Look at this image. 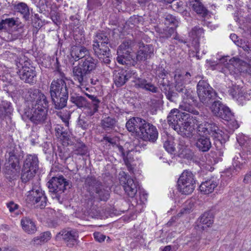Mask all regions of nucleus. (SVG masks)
Wrapping results in <instances>:
<instances>
[{"instance_id":"obj_1","label":"nucleus","mask_w":251,"mask_h":251,"mask_svg":"<svg viewBox=\"0 0 251 251\" xmlns=\"http://www.w3.org/2000/svg\"><path fill=\"white\" fill-rule=\"evenodd\" d=\"M185 108L186 111L191 113L193 115L187 117L184 115L181 120L179 118V115H176V118L174 115V130L183 137H190L195 129V125H197L202 122L207 117L203 113H200L192 107H185Z\"/></svg>"},{"instance_id":"obj_2","label":"nucleus","mask_w":251,"mask_h":251,"mask_svg":"<svg viewBox=\"0 0 251 251\" xmlns=\"http://www.w3.org/2000/svg\"><path fill=\"white\" fill-rule=\"evenodd\" d=\"M9 58L16 66L17 74L19 78L25 83L33 85L37 82V73L35 67L31 64V60L21 53H11Z\"/></svg>"},{"instance_id":"obj_3","label":"nucleus","mask_w":251,"mask_h":251,"mask_svg":"<svg viewBox=\"0 0 251 251\" xmlns=\"http://www.w3.org/2000/svg\"><path fill=\"white\" fill-rule=\"evenodd\" d=\"M197 125V133L199 136L208 134L214 140V144L217 149L221 150L225 143L228 140L229 135L221 130L218 125L212 121Z\"/></svg>"},{"instance_id":"obj_4","label":"nucleus","mask_w":251,"mask_h":251,"mask_svg":"<svg viewBox=\"0 0 251 251\" xmlns=\"http://www.w3.org/2000/svg\"><path fill=\"white\" fill-rule=\"evenodd\" d=\"M99 61L89 54L85 59H82L78 65L73 67V77L79 85H85L88 81L87 75L90 74L97 67Z\"/></svg>"},{"instance_id":"obj_5","label":"nucleus","mask_w":251,"mask_h":251,"mask_svg":"<svg viewBox=\"0 0 251 251\" xmlns=\"http://www.w3.org/2000/svg\"><path fill=\"white\" fill-rule=\"evenodd\" d=\"M49 101L44 94H39L37 100H32L30 113L27 117L35 125H42L47 119Z\"/></svg>"},{"instance_id":"obj_6","label":"nucleus","mask_w":251,"mask_h":251,"mask_svg":"<svg viewBox=\"0 0 251 251\" xmlns=\"http://www.w3.org/2000/svg\"><path fill=\"white\" fill-rule=\"evenodd\" d=\"M5 17L3 16V19L0 22V31H9L11 37L9 38L10 41H13L21 37V33L19 32L24 27V25L20 22L17 17Z\"/></svg>"},{"instance_id":"obj_7","label":"nucleus","mask_w":251,"mask_h":251,"mask_svg":"<svg viewBox=\"0 0 251 251\" xmlns=\"http://www.w3.org/2000/svg\"><path fill=\"white\" fill-rule=\"evenodd\" d=\"M197 88L200 100L205 106H209L213 100L217 99V93L206 81H199Z\"/></svg>"},{"instance_id":"obj_8","label":"nucleus","mask_w":251,"mask_h":251,"mask_svg":"<svg viewBox=\"0 0 251 251\" xmlns=\"http://www.w3.org/2000/svg\"><path fill=\"white\" fill-rule=\"evenodd\" d=\"M55 78L51 81L50 86V95L56 94H69V86L67 84L68 80L65 74L57 69L54 72Z\"/></svg>"},{"instance_id":"obj_9","label":"nucleus","mask_w":251,"mask_h":251,"mask_svg":"<svg viewBox=\"0 0 251 251\" xmlns=\"http://www.w3.org/2000/svg\"><path fill=\"white\" fill-rule=\"evenodd\" d=\"M109 39L106 32L98 31L96 33L93 41L92 48L94 54L99 56L101 54H108L109 50Z\"/></svg>"},{"instance_id":"obj_10","label":"nucleus","mask_w":251,"mask_h":251,"mask_svg":"<svg viewBox=\"0 0 251 251\" xmlns=\"http://www.w3.org/2000/svg\"><path fill=\"white\" fill-rule=\"evenodd\" d=\"M26 201L28 203L42 209L46 206L47 198L40 186L34 185L32 186L31 190L28 192Z\"/></svg>"},{"instance_id":"obj_11","label":"nucleus","mask_w":251,"mask_h":251,"mask_svg":"<svg viewBox=\"0 0 251 251\" xmlns=\"http://www.w3.org/2000/svg\"><path fill=\"white\" fill-rule=\"evenodd\" d=\"M131 44V41H126L123 42L119 47L117 50L118 56L116 58V60L119 64L134 66L136 63L131 54L132 50Z\"/></svg>"},{"instance_id":"obj_12","label":"nucleus","mask_w":251,"mask_h":251,"mask_svg":"<svg viewBox=\"0 0 251 251\" xmlns=\"http://www.w3.org/2000/svg\"><path fill=\"white\" fill-rule=\"evenodd\" d=\"M47 184L50 192L55 195V196L52 197L59 201V194L62 193L66 189V187L69 185V182L62 176H59L52 177Z\"/></svg>"},{"instance_id":"obj_13","label":"nucleus","mask_w":251,"mask_h":251,"mask_svg":"<svg viewBox=\"0 0 251 251\" xmlns=\"http://www.w3.org/2000/svg\"><path fill=\"white\" fill-rule=\"evenodd\" d=\"M78 236V232L76 229L67 228L63 229L56 235L55 240L63 241L67 246L72 247L77 242Z\"/></svg>"},{"instance_id":"obj_14","label":"nucleus","mask_w":251,"mask_h":251,"mask_svg":"<svg viewBox=\"0 0 251 251\" xmlns=\"http://www.w3.org/2000/svg\"><path fill=\"white\" fill-rule=\"evenodd\" d=\"M137 137L144 141L154 142L158 138V132L154 126L145 121L138 132Z\"/></svg>"},{"instance_id":"obj_15","label":"nucleus","mask_w":251,"mask_h":251,"mask_svg":"<svg viewBox=\"0 0 251 251\" xmlns=\"http://www.w3.org/2000/svg\"><path fill=\"white\" fill-rule=\"evenodd\" d=\"M120 183L123 186L125 193L130 198H133L137 192L138 182L129 176L122 177Z\"/></svg>"},{"instance_id":"obj_16","label":"nucleus","mask_w":251,"mask_h":251,"mask_svg":"<svg viewBox=\"0 0 251 251\" xmlns=\"http://www.w3.org/2000/svg\"><path fill=\"white\" fill-rule=\"evenodd\" d=\"M135 75V72L133 70H125L124 69L115 70L113 74L114 83L117 87H121Z\"/></svg>"},{"instance_id":"obj_17","label":"nucleus","mask_w":251,"mask_h":251,"mask_svg":"<svg viewBox=\"0 0 251 251\" xmlns=\"http://www.w3.org/2000/svg\"><path fill=\"white\" fill-rule=\"evenodd\" d=\"M133 144L134 145V149L131 151H128L126 154L124 152V149L122 146L119 147V152L121 153L125 164L127 165L130 164V162L133 160L132 156V152H140L143 149H145L146 145L143 142H141L138 140H135L134 141Z\"/></svg>"},{"instance_id":"obj_18","label":"nucleus","mask_w":251,"mask_h":251,"mask_svg":"<svg viewBox=\"0 0 251 251\" xmlns=\"http://www.w3.org/2000/svg\"><path fill=\"white\" fill-rule=\"evenodd\" d=\"M156 75L162 80V89L165 91L166 96L168 100L173 101V89L172 83L168 81L167 79L165 78L166 75L165 71L162 68H159L156 71Z\"/></svg>"},{"instance_id":"obj_19","label":"nucleus","mask_w":251,"mask_h":251,"mask_svg":"<svg viewBox=\"0 0 251 251\" xmlns=\"http://www.w3.org/2000/svg\"><path fill=\"white\" fill-rule=\"evenodd\" d=\"M191 75L189 73H186L185 74H176L174 76L175 80L174 87L176 91L181 94L186 89L185 84L191 81Z\"/></svg>"},{"instance_id":"obj_20","label":"nucleus","mask_w":251,"mask_h":251,"mask_svg":"<svg viewBox=\"0 0 251 251\" xmlns=\"http://www.w3.org/2000/svg\"><path fill=\"white\" fill-rule=\"evenodd\" d=\"M180 94L183 98V102L184 105H180V107H181L182 109L185 111V107H192L195 109L192 106L197 104L195 92L191 89H185Z\"/></svg>"},{"instance_id":"obj_21","label":"nucleus","mask_w":251,"mask_h":251,"mask_svg":"<svg viewBox=\"0 0 251 251\" xmlns=\"http://www.w3.org/2000/svg\"><path fill=\"white\" fill-rule=\"evenodd\" d=\"M5 157L7 164L14 168L20 166L19 150L16 146L11 145L7 149Z\"/></svg>"},{"instance_id":"obj_22","label":"nucleus","mask_w":251,"mask_h":251,"mask_svg":"<svg viewBox=\"0 0 251 251\" xmlns=\"http://www.w3.org/2000/svg\"><path fill=\"white\" fill-rule=\"evenodd\" d=\"M153 54V48L151 45H144L143 43L139 46L136 54L138 61H144L149 59Z\"/></svg>"},{"instance_id":"obj_23","label":"nucleus","mask_w":251,"mask_h":251,"mask_svg":"<svg viewBox=\"0 0 251 251\" xmlns=\"http://www.w3.org/2000/svg\"><path fill=\"white\" fill-rule=\"evenodd\" d=\"M145 121L141 118L133 117L127 121L126 123V127L128 131L134 133L138 136V132L141 128Z\"/></svg>"},{"instance_id":"obj_24","label":"nucleus","mask_w":251,"mask_h":251,"mask_svg":"<svg viewBox=\"0 0 251 251\" xmlns=\"http://www.w3.org/2000/svg\"><path fill=\"white\" fill-rule=\"evenodd\" d=\"M132 77L134 79L133 82L134 83V86L137 88H142L153 93H156L158 88L151 83L148 82L145 79L140 78L137 76L135 72V75Z\"/></svg>"},{"instance_id":"obj_25","label":"nucleus","mask_w":251,"mask_h":251,"mask_svg":"<svg viewBox=\"0 0 251 251\" xmlns=\"http://www.w3.org/2000/svg\"><path fill=\"white\" fill-rule=\"evenodd\" d=\"M89 54V50L83 46H73L71 48V55L75 61L85 59Z\"/></svg>"},{"instance_id":"obj_26","label":"nucleus","mask_w":251,"mask_h":251,"mask_svg":"<svg viewBox=\"0 0 251 251\" xmlns=\"http://www.w3.org/2000/svg\"><path fill=\"white\" fill-rule=\"evenodd\" d=\"M50 97L54 108L60 110L67 106L69 94L50 95Z\"/></svg>"},{"instance_id":"obj_27","label":"nucleus","mask_w":251,"mask_h":251,"mask_svg":"<svg viewBox=\"0 0 251 251\" xmlns=\"http://www.w3.org/2000/svg\"><path fill=\"white\" fill-rule=\"evenodd\" d=\"M21 225L23 230L28 234H33L37 230L35 222L27 217H24L21 220Z\"/></svg>"},{"instance_id":"obj_28","label":"nucleus","mask_w":251,"mask_h":251,"mask_svg":"<svg viewBox=\"0 0 251 251\" xmlns=\"http://www.w3.org/2000/svg\"><path fill=\"white\" fill-rule=\"evenodd\" d=\"M204 30L199 26H195L189 32V37L192 39V44L195 49L199 47V39L203 37Z\"/></svg>"},{"instance_id":"obj_29","label":"nucleus","mask_w":251,"mask_h":251,"mask_svg":"<svg viewBox=\"0 0 251 251\" xmlns=\"http://www.w3.org/2000/svg\"><path fill=\"white\" fill-rule=\"evenodd\" d=\"M22 168L37 172L39 168L38 157L35 154L26 155L24 161Z\"/></svg>"},{"instance_id":"obj_30","label":"nucleus","mask_w":251,"mask_h":251,"mask_svg":"<svg viewBox=\"0 0 251 251\" xmlns=\"http://www.w3.org/2000/svg\"><path fill=\"white\" fill-rule=\"evenodd\" d=\"M218 184L216 178L212 177L202 182L200 186V190L204 194H208L214 191Z\"/></svg>"},{"instance_id":"obj_31","label":"nucleus","mask_w":251,"mask_h":251,"mask_svg":"<svg viewBox=\"0 0 251 251\" xmlns=\"http://www.w3.org/2000/svg\"><path fill=\"white\" fill-rule=\"evenodd\" d=\"M213 219L214 216L212 211L205 212L199 218L198 221L201 225H198V226L204 230L205 228L208 227L212 225Z\"/></svg>"},{"instance_id":"obj_32","label":"nucleus","mask_w":251,"mask_h":251,"mask_svg":"<svg viewBox=\"0 0 251 251\" xmlns=\"http://www.w3.org/2000/svg\"><path fill=\"white\" fill-rule=\"evenodd\" d=\"M205 135L200 136L196 142V146L198 150L202 152L208 151L211 148V143L208 137L204 136Z\"/></svg>"},{"instance_id":"obj_33","label":"nucleus","mask_w":251,"mask_h":251,"mask_svg":"<svg viewBox=\"0 0 251 251\" xmlns=\"http://www.w3.org/2000/svg\"><path fill=\"white\" fill-rule=\"evenodd\" d=\"M85 187L90 194L94 195V192L102 185L95 177L88 176L85 181Z\"/></svg>"},{"instance_id":"obj_34","label":"nucleus","mask_w":251,"mask_h":251,"mask_svg":"<svg viewBox=\"0 0 251 251\" xmlns=\"http://www.w3.org/2000/svg\"><path fill=\"white\" fill-rule=\"evenodd\" d=\"M70 100L79 108L86 107L88 105V102L86 98L78 94H71Z\"/></svg>"},{"instance_id":"obj_35","label":"nucleus","mask_w":251,"mask_h":251,"mask_svg":"<svg viewBox=\"0 0 251 251\" xmlns=\"http://www.w3.org/2000/svg\"><path fill=\"white\" fill-rule=\"evenodd\" d=\"M15 11L20 13L22 15L23 18L25 21H28L30 19L29 9L27 5L23 2H19L13 5Z\"/></svg>"},{"instance_id":"obj_36","label":"nucleus","mask_w":251,"mask_h":251,"mask_svg":"<svg viewBox=\"0 0 251 251\" xmlns=\"http://www.w3.org/2000/svg\"><path fill=\"white\" fill-rule=\"evenodd\" d=\"M190 7L198 14L205 16L207 14V10L201 0H189Z\"/></svg>"},{"instance_id":"obj_37","label":"nucleus","mask_w":251,"mask_h":251,"mask_svg":"<svg viewBox=\"0 0 251 251\" xmlns=\"http://www.w3.org/2000/svg\"><path fill=\"white\" fill-rule=\"evenodd\" d=\"M178 151L174 148V155L178 156L180 158H188L190 156V150L185 145L184 141L181 140L177 146Z\"/></svg>"},{"instance_id":"obj_38","label":"nucleus","mask_w":251,"mask_h":251,"mask_svg":"<svg viewBox=\"0 0 251 251\" xmlns=\"http://www.w3.org/2000/svg\"><path fill=\"white\" fill-rule=\"evenodd\" d=\"M196 180L188 181L184 183H178L177 189L182 194L189 195L192 193L195 188Z\"/></svg>"},{"instance_id":"obj_39","label":"nucleus","mask_w":251,"mask_h":251,"mask_svg":"<svg viewBox=\"0 0 251 251\" xmlns=\"http://www.w3.org/2000/svg\"><path fill=\"white\" fill-rule=\"evenodd\" d=\"M13 109L11 103L6 100L1 101L0 104V119L3 120L11 114Z\"/></svg>"},{"instance_id":"obj_40","label":"nucleus","mask_w":251,"mask_h":251,"mask_svg":"<svg viewBox=\"0 0 251 251\" xmlns=\"http://www.w3.org/2000/svg\"><path fill=\"white\" fill-rule=\"evenodd\" d=\"M37 172L22 168L21 179L23 183H27L32 181Z\"/></svg>"},{"instance_id":"obj_41","label":"nucleus","mask_w":251,"mask_h":251,"mask_svg":"<svg viewBox=\"0 0 251 251\" xmlns=\"http://www.w3.org/2000/svg\"><path fill=\"white\" fill-rule=\"evenodd\" d=\"M116 123L117 121L115 118L108 116L101 120L100 125L104 130L109 131L115 128Z\"/></svg>"},{"instance_id":"obj_42","label":"nucleus","mask_w":251,"mask_h":251,"mask_svg":"<svg viewBox=\"0 0 251 251\" xmlns=\"http://www.w3.org/2000/svg\"><path fill=\"white\" fill-rule=\"evenodd\" d=\"M74 151L76 155H84L88 152V148L84 143L77 140L74 144Z\"/></svg>"},{"instance_id":"obj_43","label":"nucleus","mask_w":251,"mask_h":251,"mask_svg":"<svg viewBox=\"0 0 251 251\" xmlns=\"http://www.w3.org/2000/svg\"><path fill=\"white\" fill-rule=\"evenodd\" d=\"M196 180L192 172L185 170L181 174L177 180L178 183H184L188 181Z\"/></svg>"},{"instance_id":"obj_44","label":"nucleus","mask_w":251,"mask_h":251,"mask_svg":"<svg viewBox=\"0 0 251 251\" xmlns=\"http://www.w3.org/2000/svg\"><path fill=\"white\" fill-rule=\"evenodd\" d=\"M20 166L12 167L9 165L6 166L5 174L7 178L10 179H14L18 176L19 172Z\"/></svg>"},{"instance_id":"obj_45","label":"nucleus","mask_w":251,"mask_h":251,"mask_svg":"<svg viewBox=\"0 0 251 251\" xmlns=\"http://www.w3.org/2000/svg\"><path fill=\"white\" fill-rule=\"evenodd\" d=\"M94 193L97 194L100 201H106L109 197V192L107 187L101 185Z\"/></svg>"},{"instance_id":"obj_46","label":"nucleus","mask_w":251,"mask_h":251,"mask_svg":"<svg viewBox=\"0 0 251 251\" xmlns=\"http://www.w3.org/2000/svg\"><path fill=\"white\" fill-rule=\"evenodd\" d=\"M210 105V109L211 111L216 116H217L218 115H219L220 112L222 111V108L224 109V107H223L225 106V105H224L221 101L216 99L213 100V102Z\"/></svg>"},{"instance_id":"obj_47","label":"nucleus","mask_w":251,"mask_h":251,"mask_svg":"<svg viewBox=\"0 0 251 251\" xmlns=\"http://www.w3.org/2000/svg\"><path fill=\"white\" fill-rule=\"evenodd\" d=\"M224 109L222 108V111L220 112L219 115L217 117H219L225 121H229L234 119L233 115H232L230 110L228 107L225 106L223 107Z\"/></svg>"},{"instance_id":"obj_48","label":"nucleus","mask_w":251,"mask_h":251,"mask_svg":"<svg viewBox=\"0 0 251 251\" xmlns=\"http://www.w3.org/2000/svg\"><path fill=\"white\" fill-rule=\"evenodd\" d=\"M85 95L92 100V103L91 104H89V105L97 109H98L100 107V100L99 99H98V98L96 96H95L94 95H90L87 93H85Z\"/></svg>"},{"instance_id":"obj_49","label":"nucleus","mask_w":251,"mask_h":251,"mask_svg":"<svg viewBox=\"0 0 251 251\" xmlns=\"http://www.w3.org/2000/svg\"><path fill=\"white\" fill-rule=\"evenodd\" d=\"M241 157L245 160H249L251 159V147L246 146L243 149V151L241 155Z\"/></svg>"},{"instance_id":"obj_50","label":"nucleus","mask_w":251,"mask_h":251,"mask_svg":"<svg viewBox=\"0 0 251 251\" xmlns=\"http://www.w3.org/2000/svg\"><path fill=\"white\" fill-rule=\"evenodd\" d=\"M101 5V2L100 0H88L87 7L88 10H92L97 7Z\"/></svg>"},{"instance_id":"obj_51","label":"nucleus","mask_w":251,"mask_h":251,"mask_svg":"<svg viewBox=\"0 0 251 251\" xmlns=\"http://www.w3.org/2000/svg\"><path fill=\"white\" fill-rule=\"evenodd\" d=\"M110 55V50L109 49L108 54H101L99 55V56H97L100 60L102 59L101 61L102 63H103L105 65H106L109 68L111 69L112 68L109 66H108L110 64L111 62V60L109 59V57Z\"/></svg>"},{"instance_id":"obj_52","label":"nucleus","mask_w":251,"mask_h":251,"mask_svg":"<svg viewBox=\"0 0 251 251\" xmlns=\"http://www.w3.org/2000/svg\"><path fill=\"white\" fill-rule=\"evenodd\" d=\"M29 96L30 97L31 100L36 99L37 100L39 94H42L39 92V90L35 88H30L28 90Z\"/></svg>"},{"instance_id":"obj_53","label":"nucleus","mask_w":251,"mask_h":251,"mask_svg":"<svg viewBox=\"0 0 251 251\" xmlns=\"http://www.w3.org/2000/svg\"><path fill=\"white\" fill-rule=\"evenodd\" d=\"M77 125L83 129H87L88 127L89 124L86 118L80 116L78 119Z\"/></svg>"},{"instance_id":"obj_54","label":"nucleus","mask_w":251,"mask_h":251,"mask_svg":"<svg viewBox=\"0 0 251 251\" xmlns=\"http://www.w3.org/2000/svg\"><path fill=\"white\" fill-rule=\"evenodd\" d=\"M228 91L229 95L231 96L233 99H236L237 100L240 97H242L243 96L242 93H239V90L238 89L231 88L229 89Z\"/></svg>"},{"instance_id":"obj_55","label":"nucleus","mask_w":251,"mask_h":251,"mask_svg":"<svg viewBox=\"0 0 251 251\" xmlns=\"http://www.w3.org/2000/svg\"><path fill=\"white\" fill-rule=\"evenodd\" d=\"M39 236L44 243L47 242L51 238V233L49 231L42 232Z\"/></svg>"},{"instance_id":"obj_56","label":"nucleus","mask_w":251,"mask_h":251,"mask_svg":"<svg viewBox=\"0 0 251 251\" xmlns=\"http://www.w3.org/2000/svg\"><path fill=\"white\" fill-rule=\"evenodd\" d=\"M200 243L199 238H196L193 240L189 241L188 244L190 246H193V248L194 250L197 251L198 250L199 247V244Z\"/></svg>"},{"instance_id":"obj_57","label":"nucleus","mask_w":251,"mask_h":251,"mask_svg":"<svg viewBox=\"0 0 251 251\" xmlns=\"http://www.w3.org/2000/svg\"><path fill=\"white\" fill-rule=\"evenodd\" d=\"M44 244L39 236L34 237L30 242V245L33 246L41 245Z\"/></svg>"},{"instance_id":"obj_58","label":"nucleus","mask_w":251,"mask_h":251,"mask_svg":"<svg viewBox=\"0 0 251 251\" xmlns=\"http://www.w3.org/2000/svg\"><path fill=\"white\" fill-rule=\"evenodd\" d=\"M86 108H87V111H86V114L87 116L91 117L98 111V109L89 106V104L88 105L87 107H86Z\"/></svg>"},{"instance_id":"obj_59","label":"nucleus","mask_w":251,"mask_h":251,"mask_svg":"<svg viewBox=\"0 0 251 251\" xmlns=\"http://www.w3.org/2000/svg\"><path fill=\"white\" fill-rule=\"evenodd\" d=\"M94 237L95 239L99 242H101L103 241H104L106 236L104 235L103 234L100 233V232H95L94 233Z\"/></svg>"},{"instance_id":"obj_60","label":"nucleus","mask_w":251,"mask_h":251,"mask_svg":"<svg viewBox=\"0 0 251 251\" xmlns=\"http://www.w3.org/2000/svg\"><path fill=\"white\" fill-rule=\"evenodd\" d=\"M164 147L165 150L170 154L173 153V146L169 141L168 139H167L164 143Z\"/></svg>"},{"instance_id":"obj_61","label":"nucleus","mask_w":251,"mask_h":251,"mask_svg":"<svg viewBox=\"0 0 251 251\" xmlns=\"http://www.w3.org/2000/svg\"><path fill=\"white\" fill-rule=\"evenodd\" d=\"M7 206L9 208L10 212H14L16 210H17L19 207V205L15 203L13 201H10L7 203Z\"/></svg>"},{"instance_id":"obj_62","label":"nucleus","mask_w":251,"mask_h":251,"mask_svg":"<svg viewBox=\"0 0 251 251\" xmlns=\"http://www.w3.org/2000/svg\"><path fill=\"white\" fill-rule=\"evenodd\" d=\"M174 5H176V10L179 13H183L185 11V7L182 1L176 2Z\"/></svg>"},{"instance_id":"obj_63","label":"nucleus","mask_w":251,"mask_h":251,"mask_svg":"<svg viewBox=\"0 0 251 251\" xmlns=\"http://www.w3.org/2000/svg\"><path fill=\"white\" fill-rule=\"evenodd\" d=\"M64 128L60 125H57L55 127V131L56 132V136L61 137V134L64 131Z\"/></svg>"},{"instance_id":"obj_64","label":"nucleus","mask_w":251,"mask_h":251,"mask_svg":"<svg viewBox=\"0 0 251 251\" xmlns=\"http://www.w3.org/2000/svg\"><path fill=\"white\" fill-rule=\"evenodd\" d=\"M243 182L248 184L251 182V170L247 173L243 179Z\"/></svg>"}]
</instances>
